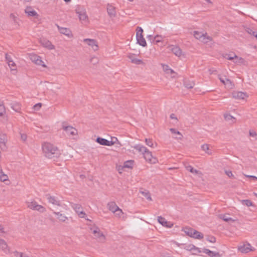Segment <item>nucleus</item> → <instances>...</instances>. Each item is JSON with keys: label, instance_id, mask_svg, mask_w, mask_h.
<instances>
[{"label": "nucleus", "instance_id": "obj_1", "mask_svg": "<svg viewBox=\"0 0 257 257\" xmlns=\"http://www.w3.org/2000/svg\"><path fill=\"white\" fill-rule=\"evenodd\" d=\"M42 150L45 156L49 159L57 158L61 155L58 148L49 143L43 144Z\"/></svg>", "mask_w": 257, "mask_h": 257}, {"label": "nucleus", "instance_id": "obj_2", "mask_svg": "<svg viewBox=\"0 0 257 257\" xmlns=\"http://www.w3.org/2000/svg\"><path fill=\"white\" fill-rule=\"evenodd\" d=\"M76 13L78 15L79 20L82 22L86 23L88 21V16L84 8L81 6H78L75 10Z\"/></svg>", "mask_w": 257, "mask_h": 257}, {"label": "nucleus", "instance_id": "obj_3", "mask_svg": "<svg viewBox=\"0 0 257 257\" xmlns=\"http://www.w3.org/2000/svg\"><path fill=\"white\" fill-rule=\"evenodd\" d=\"M185 233L188 236L196 239H202L203 238V234L199 231L190 227L184 228Z\"/></svg>", "mask_w": 257, "mask_h": 257}, {"label": "nucleus", "instance_id": "obj_4", "mask_svg": "<svg viewBox=\"0 0 257 257\" xmlns=\"http://www.w3.org/2000/svg\"><path fill=\"white\" fill-rule=\"evenodd\" d=\"M136 37L137 43L143 47L147 46L146 41L143 37V30L141 27H138L137 28Z\"/></svg>", "mask_w": 257, "mask_h": 257}, {"label": "nucleus", "instance_id": "obj_5", "mask_svg": "<svg viewBox=\"0 0 257 257\" xmlns=\"http://www.w3.org/2000/svg\"><path fill=\"white\" fill-rule=\"evenodd\" d=\"M194 36L204 43H206L209 41H211L212 39L211 37L207 36L206 33L205 34H202L198 31L194 32Z\"/></svg>", "mask_w": 257, "mask_h": 257}, {"label": "nucleus", "instance_id": "obj_6", "mask_svg": "<svg viewBox=\"0 0 257 257\" xmlns=\"http://www.w3.org/2000/svg\"><path fill=\"white\" fill-rule=\"evenodd\" d=\"M92 233L94 235V238L100 242H104L105 240V236L103 233L100 231V229L97 228L92 231Z\"/></svg>", "mask_w": 257, "mask_h": 257}, {"label": "nucleus", "instance_id": "obj_7", "mask_svg": "<svg viewBox=\"0 0 257 257\" xmlns=\"http://www.w3.org/2000/svg\"><path fill=\"white\" fill-rule=\"evenodd\" d=\"M65 122L62 123V128L66 132L69 136H74L77 134V130L72 126L66 125Z\"/></svg>", "mask_w": 257, "mask_h": 257}, {"label": "nucleus", "instance_id": "obj_8", "mask_svg": "<svg viewBox=\"0 0 257 257\" xmlns=\"http://www.w3.org/2000/svg\"><path fill=\"white\" fill-rule=\"evenodd\" d=\"M30 60L37 65H41L43 67H46V65L41 60V58L36 54H32L30 55Z\"/></svg>", "mask_w": 257, "mask_h": 257}, {"label": "nucleus", "instance_id": "obj_9", "mask_svg": "<svg viewBox=\"0 0 257 257\" xmlns=\"http://www.w3.org/2000/svg\"><path fill=\"white\" fill-rule=\"evenodd\" d=\"M96 142L100 145L106 146H111L115 144V142L112 140L109 141L105 139L100 137L97 138Z\"/></svg>", "mask_w": 257, "mask_h": 257}, {"label": "nucleus", "instance_id": "obj_10", "mask_svg": "<svg viewBox=\"0 0 257 257\" xmlns=\"http://www.w3.org/2000/svg\"><path fill=\"white\" fill-rule=\"evenodd\" d=\"M232 97L238 100L244 99L248 97V95L246 92L241 91H233L232 93Z\"/></svg>", "mask_w": 257, "mask_h": 257}, {"label": "nucleus", "instance_id": "obj_11", "mask_svg": "<svg viewBox=\"0 0 257 257\" xmlns=\"http://www.w3.org/2000/svg\"><path fill=\"white\" fill-rule=\"evenodd\" d=\"M45 197L47 199V200L48 201V202L50 203L53 204V205H56V206H60V201L57 197L53 196H51L50 194H46L45 195Z\"/></svg>", "mask_w": 257, "mask_h": 257}, {"label": "nucleus", "instance_id": "obj_12", "mask_svg": "<svg viewBox=\"0 0 257 257\" xmlns=\"http://www.w3.org/2000/svg\"><path fill=\"white\" fill-rule=\"evenodd\" d=\"M83 42L91 46L94 51H97L98 49V43L96 40L91 39H85Z\"/></svg>", "mask_w": 257, "mask_h": 257}, {"label": "nucleus", "instance_id": "obj_13", "mask_svg": "<svg viewBox=\"0 0 257 257\" xmlns=\"http://www.w3.org/2000/svg\"><path fill=\"white\" fill-rule=\"evenodd\" d=\"M41 44L44 47L49 50H53L55 48L54 46L49 40L45 39H41L40 40Z\"/></svg>", "mask_w": 257, "mask_h": 257}, {"label": "nucleus", "instance_id": "obj_14", "mask_svg": "<svg viewBox=\"0 0 257 257\" xmlns=\"http://www.w3.org/2000/svg\"><path fill=\"white\" fill-rule=\"evenodd\" d=\"M158 221L160 224H161L164 226L171 228L173 226L172 223L167 221L165 218L162 216L158 217Z\"/></svg>", "mask_w": 257, "mask_h": 257}, {"label": "nucleus", "instance_id": "obj_15", "mask_svg": "<svg viewBox=\"0 0 257 257\" xmlns=\"http://www.w3.org/2000/svg\"><path fill=\"white\" fill-rule=\"evenodd\" d=\"M7 141V136L4 134H0V148L2 150H5L6 149V143Z\"/></svg>", "mask_w": 257, "mask_h": 257}, {"label": "nucleus", "instance_id": "obj_16", "mask_svg": "<svg viewBox=\"0 0 257 257\" xmlns=\"http://www.w3.org/2000/svg\"><path fill=\"white\" fill-rule=\"evenodd\" d=\"M239 250L242 253H247L250 251L253 250L249 243L243 244L238 247Z\"/></svg>", "mask_w": 257, "mask_h": 257}, {"label": "nucleus", "instance_id": "obj_17", "mask_svg": "<svg viewBox=\"0 0 257 257\" xmlns=\"http://www.w3.org/2000/svg\"><path fill=\"white\" fill-rule=\"evenodd\" d=\"M56 26H57L59 32L61 34H64L67 36H70L72 35L71 31L68 28L61 27L59 26L58 25L56 24Z\"/></svg>", "mask_w": 257, "mask_h": 257}, {"label": "nucleus", "instance_id": "obj_18", "mask_svg": "<svg viewBox=\"0 0 257 257\" xmlns=\"http://www.w3.org/2000/svg\"><path fill=\"white\" fill-rule=\"evenodd\" d=\"M107 12L110 17H114L116 15L115 8L111 5L108 4L107 7Z\"/></svg>", "mask_w": 257, "mask_h": 257}, {"label": "nucleus", "instance_id": "obj_19", "mask_svg": "<svg viewBox=\"0 0 257 257\" xmlns=\"http://www.w3.org/2000/svg\"><path fill=\"white\" fill-rule=\"evenodd\" d=\"M203 252L208 254L210 257H220V255L218 252H214L208 249L204 248Z\"/></svg>", "mask_w": 257, "mask_h": 257}, {"label": "nucleus", "instance_id": "obj_20", "mask_svg": "<svg viewBox=\"0 0 257 257\" xmlns=\"http://www.w3.org/2000/svg\"><path fill=\"white\" fill-rule=\"evenodd\" d=\"M25 12L29 16L36 17L38 16L37 13L31 7H27L25 10Z\"/></svg>", "mask_w": 257, "mask_h": 257}, {"label": "nucleus", "instance_id": "obj_21", "mask_svg": "<svg viewBox=\"0 0 257 257\" xmlns=\"http://www.w3.org/2000/svg\"><path fill=\"white\" fill-rule=\"evenodd\" d=\"M107 206L108 209L113 213L116 212V211L117 209V208H119L118 206L115 203V202L114 201L108 202L107 203Z\"/></svg>", "mask_w": 257, "mask_h": 257}, {"label": "nucleus", "instance_id": "obj_22", "mask_svg": "<svg viewBox=\"0 0 257 257\" xmlns=\"http://www.w3.org/2000/svg\"><path fill=\"white\" fill-rule=\"evenodd\" d=\"M53 213L57 216V218L60 221L65 222L68 220V218L67 216H66L64 214H62L59 212L54 211Z\"/></svg>", "mask_w": 257, "mask_h": 257}, {"label": "nucleus", "instance_id": "obj_23", "mask_svg": "<svg viewBox=\"0 0 257 257\" xmlns=\"http://www.w3.org/2000/svg\"><path fill=\"white\" fill-rule=\"evenodd\" d=\"M219 79L225 85L227 86L230 88H232L233 84H232V82L229 79L226 78L225 77L224 78L220 77H219Z\"/></svg>", "mask_w": 257, "mask_h": 257}, {"label": "nucleus", "instance_id": "obj_24", "mask_svg": "<svg viewBox=\"0 0 257 257\" xmlns=\"http://www.w3.org/2000/svg\"><path fill=\"white\" fill-rule=\"evenodd\" d=\"M171 50L173 53L178 57L181 56L182 54V51L178 46H172L171 47Z\"/></svg>", "mask_w": 257, "mask_h": 257}, {"label": "nucleus", "instance_id": "obj_25", "mask_svg": "<svg viewBox=\"0 0 257 257\" xmlns=\"http://www.w3.org/2000/svg\"><path fill=\"white\" fill-rule=\"evenodd\" d=\"M143 155L146 161L149 162L152 161L153 156L152 153L150 151H149L148 149L147 150H146V152L144 153Z\"/></svg>", "mask_w": 257, "mask_h": 257}, {"label": "nucleus", "instance_id": "obj_26", "mask_svg": "<svg viewBox=\"0 0 257 257\" xmlns=\"http://www.w3.org/2000/svg\"><path fill=\"white\" fill-rule=\"evenodd\" d=\"M71 206L77 213L83 210L82 206L79 204L71 203Z\"/></svg>", "mask_w": 257, "mask_h": 257}, {"label": "nucleus", "instance_id": "obj_27", "mask_svg": "<svg viewBox=\"0 0 257 257\" xmlns=\"http://www.w3.org/2000/svg\"><path fill=\"white\" fill-rule=\"evenodd\" d=\"M134 149L138 151L139 152L142 153L143 154L146 150H147V148L140 144L135 145L133 147Z\"/></svg>", "mask_w": 257, "mask_h": 257}, {"label": "nucleus", "instance_id": "obj_28", "mask_svg": "<svg viewBox=\"0 0 257 257\" xmlns=\"http://www.w3.org/2000/svg\"><path fill=\"white\" fill-rule=\"evenodd\" d=\"M201 149L203 151H204L206 154L209 155H211L212 154V151L211 149H210L209 145L208 144H204L201 146Z\"/></svg>", "mask_w": 257, "mask_h": 257}, {"label": "nucleus", "instance_id": "obj_29", "mask_svg": "<svg viewBox=\"0 0 257 257\" xmlns=\"http://www.w3.org/2000/svg\"><path fill=\"white\" fill-rule=\"evenodd\" d=\"M0 246L5 252H7L9 250L6 242L3 239H0Z\"/></svg>", "mask_w": 257, "mask_h": 257}, {"label": "nucleus", "instance_id": "obj_30", "mask_svg": "<svg viewBox=\"0 0 257 257\" xmlns=\"http://www.w3.org/2000/svg\"><path fill=\"white\" fill-rule=\"evenodd\" d=\"M194 83L193 81H190L187 80H185L184 81V85L185 87L188 89L192 88L194 86Z\"/></svg>", "mask_w": 257, "mask_h": 257}, {"label": "nucleus", "instance_id": "obj_31", "mask_svg": "<svg viewBox=\"0 0 257 257\" xmlns=\"http://www.w3.org/2000/svg\"><path fill=\"white\" fill-rule=\"evenodd\" d=\"M220 218L223 220L224 221L229 222L230 221L231 222H234V220L231 218V217H229L226 214H221L220 215Z\"/></svg>", "mask_w": 257, "mask_h": 257}, {"label": "nucleus", "instance_id": "obj_32", "mask_svg": "<svg viewBox=\"0 0 257 257\" xmlns=\"http://www.w3.org/2000/svg\"><path fill=\"white\" fill-rule=\"evenodd\" d=\"M140 193H141L144 197H145L148 200H152V198L150 192L146 190H140Z\"/></svg>", "mask_w": 257, "mask_h": 257}, {"label": "nucleus", "instance_id": "obj_33", "mask_svg": "<svg viewBox=\"0 0 257 257\" xmlns=\"http://www.w3.org/2000/svg\"><path fill=\"white\" fill-rule=\"evenodd\" d=\"M134 161L128 160L124 163L123 167L126 168H132L134 165Z\"/></svg>", "mask_w": 257, "mask_h": 257}, {"label": "nucleus", "instance_id": "obj_34", "mask_svg": "<svg viewBox=\"0 0 257 257\" xmlns=\"http://www.w3.org/2000/svg\"><path fill=\"white\" fill-rule=\"evenodd\" d=\"M170 132L172 133V134H174L175 135H178L179 136H180V137H175V138L177 139H179V140H182V138H183V136L180 133V132H179L178 131H177L176 129L175 128H171L170 129Z\"/></svg>", "mask_w": 257, "mask_h": 257}, {"label": "nucleus", "instance_id": "obj_35", "mask_svg": "<svg viewBox=\"0 0 257 257\" xmlns=\"http://www.w3.org/2000/svg\"><path fill=\"white\" fill-rule=\"evenodd\" d=\"M11 108L16 112H19L21 109V106L19 103L16 102L11 104Z\"/></svg>", "mask_w": 257, "mask_h": 257}, {"label": "nucleus", "instance_id": "obj_36", "mask_svg": "<svg viewBox=\"0 0 257 257\" xmlns=\"http://www.w3.org/2000/svg\"><path fill=\"white\" fill-rule=\"evenodd\" d=\"M27 207L31 209L35 210V205L37 204V202L35 201H32L31 202L27 201Z\"/></svg>", "mask_w": 257, "mask_h": 257}, {"label": "nucleus", "instance_id": "obj_37", "mask_svg": "<svg viewBox=\"0 0 257 257\" xmlns=\"http://www.w3.org/2000/svg\"><path fill=\"white\" fill-rule=\"evenodd\" d=\"M234 59L233 62L237 64H243L244 63V59L241 57H238L235 54H234Z\"/></svg>", "mask_w": 257, "mask_h": 257}, {"label": "nucleus", "instance_id": "obj_38", "mask_svg": "<svg viewBox=\"0 0 257 257\" xmlns=\"http://www.w3.org/2000/svg\"><path fill=\"white\" fill-rule=\"evenodd\" d=\"M117 209L114 213L115 214V215L117 216L118 217L121 218L122 217L123 219H124V217L123 216L124 213L122 211V210L119 208H117Z\"/></svg>", "mask_w": 257, "mask_h": 257}, {"label": "nucleus", "instance_id": "obj_39", "mask_svg": "<svg viewBox=\"0 0 257 257\" xmlns=\"http://www.w3.org/2000/svg\"><path fill=\"white\" fill-rule=\"evenodd\" d=\"M162 36L161 35H157L153 38V42L157 44L159 42H162Z\"/></svg>", "mask_w": 257, "mask_h": 257}, {"label": "nucleus", "instance_id": "obj_40", "mask_svg": "<svg viewBox=\"0 0 257 257\" xmlns=\"http://www.w3.org/2000/svg\"><path fill=\"white\" fill-rule=\"evenodd\" d=\"M8 179V176L5 174L2 170H0V180L2 182H4Z\"/></svg>", "mask_w": 257, "mask_h": 257}, {"label": "nucleus", "instance_id": "obj_41", "mask_svg": "<svg viewBox=\"0 0 257 257\" xmlns=\"http://www.w3.org/2000/svg\"><path fill=\"white\" fill-rule=\"evenodd\" d=\"M34 210L38 211L40 212H44L46 211L45 208L42 205L38 204L35 205V209Z\"/></svg>", "mask_w": 257, "mask_h": 257}, {"label": "nucleus", "instance_id": "obj_42", "mask_svg": "<svg viewBox=\"0 0 257 257\" xmlns=\"http://www.w3.org/2000/svg\"><path fill=\"white\" fill-rule=\"evenodd\" d=\"M224 117L226 120H231L232 122H234L235 120V118L230 114H224Z\"/></svg>", "mask_w": 257, "mask_h": 257}, {"label": "nucleus", "instance_id": "obj_43", "mask_svg": "<svg viewBox=\"0 0 257 257\" xmlns=\"http://www.w3.org/2000/svg\"><path fill=\"white\" fill-rule=\"evenodd\" d=\"M242 204L246 205V206H251L253 205L252 202L248 199L246 200H242L241 201Z\"/></svg>", "mask_w": 257, "mask_h": 257}, {"label": "nucleus", "instance_id": "obj_44", "mask_svg": "<svg viewBox=\"0 0 257 257\" xmlns=\"http://www.w3.org/2000/svg\"><path fill=\"white\" fill-rule=\"evenodd\" d=\"M8 64L9 65V66L11 68V71H15V72L17 71V69L15 68L16 67V64L13 61V60H12V62H9V63H8Z\"/></svg>", "mask_w": 257, "mask_h": 257}, {"label": "nucleus", "instance_id": "obj_45", "mask_svg": "<svg viewBox=\"0 0 257 257\" xmlns=\"http://www.w3.org/2000/svg\"><path fill=\"white\" fill-rule=\"evenodd\" d=\"M132 63L136 65H143L144 64V62L142 60L138 59L136 58L132 60Z\"/></svg>", "mask_w": 257, "mask_h": 257}, {"label": "nucleus", "instance_id": "obj_46", "mask_svg": "<svg viewBox=\"0 0 257 257\" xmlns=\"http://www.w3.org/2000/svg\"><path fill=\"white\" fill-rule=\"evenodd\" d=\"M186 169L192 173L198 174V171L194 169L191 166H188L186 167Z\"/></svg>", "mask_w": 257, "mask_h": 257}, {"label": "nucleus", "instance_id": "obj_47", "mask_svg": "<svg viewBox=\"0 0 257 257\" xmlns=\"http://www.w3.org/2000/svg\"><path fill=\"white\" fill-rule=\"evenodd\" d=\"M6 112L5 106L0 104V116H3Z\"/></svg>", "mask_w": 257, "mask_h": 257}, {"label": "nucleus", "instance_id": "obj_48", "mask_svg": "<svg viewBox=\"0 0 257 257\" xmlns=\"http://www.w3.org/2000/svg\"><path fill=\"white\" fill-rule=\"evenodd\" d=\"M145 142L148 146L152 148H154L152 140L150 139H146Z\"/></svg>", "mask_w": 257, "mask_h": 257}, {"label": "nucleus", "instance_id": "obj_49", "mask_svg": "<svg viewBox=\"0 0 257 257\" xmlns=\"http://www.w3.org/2000/svg\"><path fill=\"white\" fill-rule=\"evenodd\" d=\"M14 254L16 257H28L26 255L24 254L23 253L18 251H15Z\"/></svg>", "mask_w": 257, "mask_h": 257}, {"label": "nucleus", "instance_id": "obj_50", "mask_svg": "<svg viewBox=\"0 0 257 257\" xmlns=\"http://www.w3.org/2000/svg\"><path fill=\"white\" fill-rule=\"evenodd\" d=\"M225 173L226 175H227L229 178H234V177L233 175L232 174V173L230 170H225Z\"/></svg>", "mask_w": 257, "mask_h": 257}, {"label": "nucleus", "instance_id": "obj_51", "mask_svg": "<svg viewBox=\"0 0 257 257\" xmlns=\"http://www.w3.org/2000/svg\"><path fill=\"white\" fill-rule=\"evenodd\" d=\"M207 240L210 242H212V243H214L216 241V238L214 236H208L207 238Z\"/></svg>", "mask_w": 257, "mask_h": 257}, {"label": "nucleus", "instance_id": "obj_52", "mask_svg": "<svg viewBox=\"0 0 257 257\" xmlns=\"http://www.w3.org/2000/svg\"><path fill=\"white\" fill-rule=\"evenodd\" d=\"M5 58L6 59V61H7V63L12 62V58L8 53H6Z\"/></svg>", "mask_w": 257, "mask_h": 257}, {"label": "nucleus", "instance_id": "obj_53", "mask_svg": "<svg viewBox=\"0 0 257 257\" xmlns=\"http://www.w3.org/2000/svg\"><path fill=\"white\" fill-rule=\"evenodd\" d=\"M42 106V104L41 103H38L34 105L33 108L35 110H38Z\"/></svg>", "mask_w": 257, "mask_h": 257}, {"label": "nucleus", "instance_id": "obj_54", "mask_svg": "<svg viewBox=\"0 0 257 257\" xmlns=\"http://www.w3.org/2000/svg\"><path fill=\"white\" fill-rule=\"evenodd\" d=\"M246 32H247V33L253 36L254 35H255V32L253 31L250 28H247L246 29Z\"/></svg>", "mask_w": 257, "mask_h": 257}, {"label": "nucleus", "instance_id": "obj_55", "mask_svg": "<svg viewBox=\"0 0 257 257\" xmlns=\"http://www.w3.org/2000/svg\"><path fill=\"white\" fill-rule=\"evenodd\" d=\"M77 214L80 218H85V216L86 215L85 213L83 211V210H82L80 212H78Z\"/></svg>", "mask_w": 257, "mask_h": 257}, {"label": "nucleus", "instance_id": "obj_56", "mask_svg": "<svg viewBox=\"0 0 257 257\" xmlns=\"http://www.w3.org/2000/svg\"><path fill=\"white\" fill-rule=\"evenodd\" d=\"M163 68L165 72H166L167 73H169V70H170L169 67L167 65H163Z\"/></svg>", "mask_w": 257, "mask_h": 257}, {"label": "nucleus", "instance_id": "obj_57", "mask_svg": "<svg viewBox=\"0 0 257 257\" xmlns=\"http://www.w3.org/2000/svg\"><path fill=\"white\" fill-rule=\"evenodd\" d=\"M225 58L229 60H232L234 59V55L233 56H231L230 54H226Z\"/></svg>", "mask_w": 257, "mask_h": 257}, {"label": "nucleus", "instance_id": "obj_58", "mask_svg": "<svg viewBox=\"0 0 257 257\" xmlns=\"http://www.w3.org/2000/svg\"><path fill=\"white\" fill-rule=\"evenodd\" d=\"M195 249L197 250L198 252H200L201 250H200V248L196 247L194 245H190V250Z\"/></svg>", "mask_w": 257, "mask_h": 257}, {"label": "nucleus", "instance_id": "obj_59", "mask_svg": "<svg viewBox=\"0 0 257 257\" xmlns=\"http://www.w3.org/2000/svg\"><path fill=\"white\" fill-rule=\"evenodd\" d=\"M249 134L250 137H255L257 136V134L254 131H249Z\"/></svg>", "mask_w": 257, "mask_h": 257}, {"label": "nucleus", "instance_id": "obj_60", "mask_svg": "<svg viewBox=\"0 0 257 257\" xmlns=\"http://www.w3.org/2000/svg\"><path fill=\"white\" fill-rule=\"evenodd\" d=\"M21 138L22 141H26L27 138V135L25 134H21Z\"/></svg>", "mask_w": 257, "mask_h": 257}, {"label": "nucleus", "instance_id": "obj_61", "mask_svg": "<svg viewBox=\"0 0 257 257\" xmlns=\"http://www.w3.org/2000/svg\"><path fill=\"white\" fill-rule=\"evenodd\" d=\"M90 61L92 62H94V64L97 63L98 62V59L96 57H92L90 59Z\"/></svg>", "mask_w": 257, "mask_h": 257}, {"label": "nucleus", "instance_id": "obj_62", "mask_svg": "<svg viewBox=\"0 0 257 257\" xmlns=\"http://www.w3.org/2000/svg\"><path fill=\"white\" fill-rule=\"evenodd\" d=\"M127 57L131 60V62H132V60L135 58V55L132 54H129Z\"/></svg>", "mask_w": 257, "mask_h": 257}, {"label": "nucleus", "instance_id": "obj_63", "mask_svg": "<svg viewBox=\"0 0 257 257\" xmlns=\"http://www.w3.org/2000/svg\"><path fill=\"white\" fill-rule=\"evenodd\" d=\"M247 177L252 178L253 180H257V177L254 176H251V175H247L246 176Z\"/></svg>", "mask_w": 257, "mask_h": 257}, {"label": "nucleus", "instance_id": "obj_64", "mask_svg": "<svg viewBox=\"0 0 257 257\" xmlns=\"http://www.w3.org/2000/svg\"><path fill=\"white\" fill-rule=\"evenodd\" d=\"M170 118L171 119H177V117L175 116V115L173 113L171 114L170 115Z\"/></svg>", "mask_w": 257, "mask_h": 257}]
</instances>
